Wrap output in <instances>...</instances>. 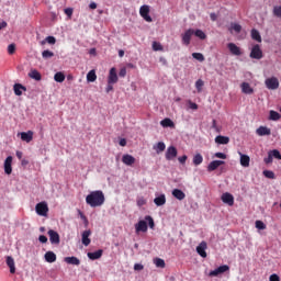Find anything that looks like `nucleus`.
Returning <instances> with one entry per match:
<instances>
[{
    "label": "nucleus",
    "instance_id": "37",
    "mask_svg": "<svg viewBox=\"0 0 281 281\" xmlns=\"http://www.w3.org/2000/svg\"><path fill=\"white\" fill-rule=\"evenodd\" d=\"M280 119H281V114L279 112H276L273 110L270 111L269 120H271L272 122H278V120Z\"/></svg>",
    "mask_w": 281,
    "mask_h": 281
},
{
    "label": "nucleus",
    "instance_id": "38",
    "mask_svg": "<svg viewBox=\"0 0 281 281\" xmlns=\"http://www.w3.org/2000/svg\"><path fill=\"white\" fill-rule=\"evenodd\" d=\"M54 80L55 82H65V74L61 71L56 72L54 76Z\"/></svg>",
    "mask_w": 281,
    "mask_h": 281
},
{
    "label": "nucleus",
    "instance_id": "1",
    "mask_svg": "<svg viewBox=\"0 0 281 281\" xmlns=\"http://www.w3.org/2000/svg\"><path fill=\"white\" fill-rule=\"evenodd\" d=\"M105 201L106 198L104 196V192H102V190L91 191L86 196V203L87 205H90V207H102Z\"/></svg>",
    "mask_w": 281,
    "mask_h": 281
},
{
    "label": "nucleus",
    "instance_id": "58",
    "mask_svg": "<svg viewBox=\"0 0 281 281\" xmlns=\"http://www.w3.org/2000/svg\"><path fill=\"white\" fill-rule=\"evenodd\" d=\"M144 265L142 263H135L134 265V271H143Z\"/></svg>",
    "mask_w": 281,
    "mask_h": 281
},
{
    "label": "nucleus",
    "instance_id": "27",
    "mask_svg": "<svg viewBox=\"0 0 281 281\" xmlns=\"http://www.w3.org/2000/svg\"><path fill=\"white\" fill-rule=\"evenodd\" d=\"M240 155V166L243 168H249V162L251 161V158H249L248 155L239 154Z\"/></svg>",
    "mask_w": 281,
    "mask_h": 281
},
{
    "label": "nucleus",
    "instance_id": "12",
    "mask_svg": "<svg viewBox=\"0 0 281 281\" xmlns=\"http://www.w3.org/2000/svg\"><path fill=\"white\" fill-rule=\"evenodd\" d=\"M207 249V243L202 241L198 247H196V252L201 258H207V252L205 251Z\"/></svg>",
    "mask_w": 281,
    "mask_h": 281
},
{
    "label": "nucleus",
    "instance_id": "59",
    "mask_svg": "<svg viewBox=\"0 0 281 281\" xmlns=\"http://www.w3.org/2000/svg\"><path fill=\"white\" fill-rule=\"evenodd\" d=\"M120 78H126V68H121L119 71Z\"/></svg>",
    "mask_w": 281,
    "mask_h": 281
},
{
    "label": "nucleus",
    "instance_id": "21",
    "mask_svg": "<svg viewBox=\"0 0 281 281\" xmlns=\"http://www.w3.org/2000/svg\"><path fill=\"white\" fill-rule=\"evenodd\" d=\"M103 254H104V250L99 249L94 252H88L87 256L90 260H100V258H102Z\"/></svg>",
    "mask_w": 281,
    "mask_h": 281
},
{
    "label": "nucleus",
    "instance_id": "3",
    "mask_svg": "<svg viewBox=\"0 0 281 281\" xmlns=\"http://www.w3.org/2000/svg\"><path fill=\"white\" fill-rule=\"evenodd\" d=\"M139 14L145 21H147V23H153V18L149 15L150 7L146 4L142 5L139 9Z\"/></svg>",
    "mask_w": 281,
    "mask_h": 281
},
{
    "label": "nucleus",
    "instance_id": "64",
    "mask_svg": "<svg viewBox=\"0 0 281 281\" xmlns=\"http://www.w3.org/2000/svg\"><path fill=\"white\" fill-rule=\"evenodd\" d=\"M270 281H280V277L278 274H271Z\"/></svg>",
    "mask_w": 281,
    "mask_h": 281
},
{
    "label": "nucleus",
    "instance_id": "44",
    "mask_svg": "<svg viewBox=\"0 0 281 281\" xmlns=\"http://www.w3.org/2000/svg\"><path fill=\"white\" fill-rule=\"evenodd\" d=\"M153 49L154 52H164V46L159 42H153Z\"/></svg>",
    "mask_w": 281,
    "mask_h": 281
},
{
    "label": "nucleus",
    "instance_id": "24",
    "mask_svg": "<svg viewBox=\"0 0 281 281\" xmlns=\"http://www.w3.org/2000/svg\"><path fill=\"white\" fill-rule=\"evenodd\" d=\"M13 91L16 95H23V91H27V88L21 83H15L13 86Z\"/></svg>",
    "mask_w": 281,
    "mask_h": 281
},
{
    "label": "nucleus",
    "instance_id": "8",
    "mask_svg": "<svg viewBox=\"0 0 281 281\" xmlns=\"http://www.w3.org/2000/svg\"><path fill=\"white\" fill-rule=\"evenodd\" d=\"M117 70L115 67L110 69L109 76H108V85H115L117 83Z\"/></svg>",
    "mask_w": 281,
    "mask_h": 281
},
{
    "label": "nucleus",
    "instance_id": "41",
    "mask_svg": "<svg viewBox=\"0 0 281 281\" xmlns=\"http://www.w3.org/2000/svg\"><path fill=\"white\" fill-rule=\"evenodd\" d=\"M205 82L203 81V79H199L195 82V88L198 93H201V91H203V87H204Z\"/></svg>",
    "mask_w": 281,
    "mask_h": 281
},
{
    "label": "nucleus",
    "instance_id": "20",
    "mask_svg": "<svg viewBox=\"0 0 281 281\" xmlns=\"http://www.w3.org/2000/svg\"><path fill=\"white\" fill-rule=\"evenodd\" d=\"M241 92L245 93L246 95H251L254 93V88L249 85V82H243L240 85Z\"/></svg>",
    "mask_w": 281,
    "mask_h": 281
},
{
    "label": "nucleus",
    "instance_id": "14",
    "mask_svg": "<svg viewBox=\"0 0 281 281\" xmlns=\"http://www.w3.org/2000/svg\"><path fill=\"white\" fill-rule=\"evenodd\" d=\"M175 157H177V147H175V146L168 147V149L166 151L167 161H172V159H175Z\"/></svg>",
    "mask_w": 281,
    "mask_h": 281
},
{
    "label": "nucleus",
    "instance_id": "45",
    "mask_svg": "<svg viewBox=\"0 0 281 281\" xmlns=\"http://www.w3.org/2000/svg\"><path fill=\"white\" fill-rule=\"evenodd\" d=\"M263 177L267 179H276V173L271 170H263Z\"/></svg>",
    "mask_w": 281,
    "mask_h": 281
},
{
    "label": "nucleus",
    "instance_id": "63",
    "mask_svg": "<svg viewBox=\"0 0 281 281\" xmlns=\"http://www.w3.org/2000/svg\"><path fill=\"white\" fill-rule=\"evenodd\" d=\"M113 85L114 83H108V86L105 88L106 93H111V91H113Z\"/></svg>",
    "mask_w": 281,
    "mask_h": 281
},
{
    "label": "nucleus",
    "instance_id": "54",
    "mask_svg": "<svg viewBox=\"0 0 281 281\" xmlns=\"http://www.w3.org/2000/svg\"><path fill=\"white\" fill-rule=\"evenodd\" d=\"M214 157H216L217 159H227V155L221 151L215 153Z\"/></svg>",
    "mask_w": 281,
    "mask_h": 281
},
{
    "label": "nucleus",
    "instance_id": "13",
    "mask_svg": "<svg viewBox=\"0 0 281 281\" xmlns=\"http://www.w3.org/2000/svg\"><path fill=\"white\" fill-rule=\"evenodd\" d=\"M22 142H26V144H30L34 139V132L27 131L20 133Z\"/></svg>",
    "mask_w": 281,
    "mask_h": 281
},
{
    "label": "nucleus",
    "instance_id": "23",
    "mask_svg": "<svg viewBox=\"0 0 281 281\" xmlns=\"http://www.w3.org/2000/svg\"><path fill=\"white\" fill-rule=\"evenodd\" d=\"M7 266L9 267L10 269V273H16V267H15V263H14V258H12L11 256H7Z\"/></svg>",
    "mask_w": 281,
    "mask_h": 281
},
{
    "label": "nucleus",
    "instance_id": "34",
    "mask_svg": "<svg viewBox=\"0 0 281 281\" xmlns=\"http://www.w3.org/2000/svg\"><path fill=\"white\" fill-rule=\"evenodd\" d=\"M201 164H203V155L195 154L193 156V166H201Z\"/></svg>",
    "mask_w": 281,
    "mask_h": 281
},
{
    "label": "nucleus",
    "instance_id": "7",
    "mask_svg": "<svg viewBox=\"0 0 281 281\" xmlns=\"http://www.w3.org/2000/svg\"><path fill=\"white\" fill-rule=\"evenodd\" d=\"M48 236L52 245H60V235L54 229L48 231Z\"/></svg>",
    "mask_w": 281,
    "mask_h": 281
},
{
    "label": "nucleus",
    "instance_id": "18",
    "mask_svg": "<svg viewBox=\"0 0 281 281\" xmlns=\"http://www.w3.org/2000/svg\"><path fill=\"white\" fill-rule=\"evenodd\" d=\"M5 175H12V156H8L4 160Z\"/></svg>",
    "mask_w": 281,
    "mask_h": 281
},
{
    "label": "nucleus",
    "instance_id": "39",
    "mask_svg": "<svg viewBox=\"0 0 281 281\" xmlns=\"http://www.w3.org/2000/svg\"><path fill=\"white\" fill-rule=\"evenodd\" d=\"M154 263L156 265V267H158L159 269H164L166 268V261L161 258H156L154 259Z\"/></svg>",
    "mask_w": 281,
    "mask_h": 281
},
{
    "label": "nucleus",
    "instance_id": "29",
    "mask_svg": "<svg viewBox=\"0 0 281 281\" xmlns=\"http://www.w3.org/2000/svg\"><path fill=\"white\" fill-rule=\"evenodd\" d=\"M215 144H222V145L229 144V137L228 136L218 135V136L215 137Z\"/></svg>",
    "mask_w": 281,
    "mask_h": 281
},
{
    "label": "nucleus",
    "instance_id": "6",
    "mask_svg": "<svg viewBox=\"0 0 281 281\" xmlns=\"http://www.w3.org/2000/svg\"><path fill=\"white\" fill-rule=\"evenodd\" d=\"M226 271H229V266L224 265V266H220L217 269L211 271L209 273L210 278H216L223 273H226Z\"/></svg>",
    "mask_w": 281,
    "mask_h": 281
},
{
    "label": "nucleus",
    "instance_id": "33",
    "mask_svg": "<svg viewBox=\"0 0 281 281\" xmlns=\"http://www.w3.org/2000/svg\"><path fill=\"white\" fill-rule=\"evenodd\" d=\"M154 150H156L157 155L164 153V150H166V144L164 142L157 143V145L154 146Z\"/></svg>",
    "mask_w": 281,
    "mask_h": 281
},
{
    "label": "nucleus",
    "instance_id": "35",
    "mask_svg": "<svg viewBox=\"0 0 281 281\" xmlns=\"http://www.w3.org/2000/svg\"><path fill=\"white\" fill-rule=\"evenodd\" d=\"M87 80L88 82H95V80H98V75H95V70H90L87 74Z\"/></svg>",
    "mask_w": 281,
    "mask_h": 281
},
{
    "label": "nucleus",
    "instance_id": "60",
    "mask_svg": "<svg viewBox=\"0 0 281 281\" xmlns=\"http://www.w3.org/2000/svg\"><path fill=\"white\" fill-rule=\"evenodd\" d=\"M189 108L192 109V111H196L199 109V105L192 101L189 102Z\"/></svg>",
    "mask_w": 281,
    "mask_h": 281
},
{
    "label": "nucleus",
    "instance_id": "9",
    "mask_svg": "<svg viewBox=\"0 0 281 281\" xmlns=\"http://www.w3.org/2000/svg\"><path fill=\"white\" fill-rule=\"evenodd\" d=\"M194 34V30L189 29L182 34V43L183 45H190V41H192V35Z\"/></svg>",
    "mask_w": 281,
    "mask_h": 281
},
{
    "label": "nucleus",
    "instance_id": "5",
    "mask_svg": "<svg viewBox=\"0 0 281 281\" xmlns=\"http://www.w3.org/2000/svg\"><path fill=\"white\" fill-rule=\"evenodd\" d=\"M263 54L260 45L256 44L252 46L249 57L254 58L255 60H261Z\"/></svg>",
    "mask_w": 281,
    "mask_h": 281
},
{
    "label": "nucleus",
    "instance_id": "26",
    "mask_svg": "<svg viewBox=\"0 0 281 281\" xmlns=\"http://www.w3.org/2000/svg\"><path fill=\"white\" fill-rule=\"evenodd\" d=\"M172 196H175V199L178 201H183V199H186V193L180 189H173Z\"/></svg>",
    "mask_w": 281,
    "mask_h": 281
},
{
    "label": "nucleus",
    "instance_id": "42",
    "mask_svg": "<svg viewBox=\"0 0 281 281\" xmlns=\"http://www.w3.org/2000/svg\"><path fill=\"white\" fill-rule=\"evenodd\" d=\"M231 30H234V32H236V34H240V32L243 31V26L238 23H232Z\"/></svg>",
    "mask_w": 281,
    "mask_h": 281
},
{
    "label": "nucleus",
    "instance_id": "48",
    "mask_svg": "<svg viewBox=\"0 0 281 281\" xmlns=\"http://www.w3.org/2000/svg\"><path fill=\"white\" fill-rule=\"evenodd\" d=\"M270 154L272 155V157H274V159H281L280 150L273 149L270 151Z\"/></svg>",
    "mask_w": 281,
    "mask_h": 281
},
{
    "label": "nucleus",
    "instance_id": "55",
    "mask_svg": "<svg viewBox=\"0 0 281 281\" xmlns=\"http://www.w3.org/2000/svg\"><path fill=\"white\" fill-rule=\"evenodd\" d=\"M137 205L138 207H142L143 205H146V199L144 196H140L137 199Z\"/></svg>",
    "mask_w": 281,
    "mask_h": 281
},
{
    "label": "nucleus",
    "instance_id": "28",
    "mask_svg": "<svg viewBox=\"0 0 281 281\" xmlns=\"http://www.w3.org/2000/svg\"><path fill=\"white\" fill-rule=\"evenodd\" d=\"M155 205L161 207V205H166V194H160L159 196L154 199Z\"/></svg>",
    "mask_w": 281,
    "mask_h": 281
},
{
    "label": "nucleus",
    "instance_id": "53",
    "mask_svg": "<svg viewBox=\"0 0 281 281\" xmlns=\"http://www.w3.org/2000/svg\"><path fill=\"white\" fill-rule=\"evenodd\" d=\"M273 14L274 16H278L279 19H281V7H274Z\"/></svg>",
    "mask_w": 281,
    "mask_h": 281
},
{
    "label": "nucleus",
    "instance_id": "43",
    "mask_svg": "<svg viewBox=\"0 0 281 281\" xmlns=\"http://www.w3.org/2000/svg\"><path fill=\"white\" fill-rule=\"evenodd\" d=\"M192 58L199 60V63H203V60H205V56H203V54L201 53H193Z\"/></svg>",
    "mask_w": 281,
    "mask_h": 281
},
{
    "label": "nucleus",
    "instance_id": "15",
    "mask_svg": "<svg viewBox=\"0 0 281 281\" xmlns=\"http://www.w3.org/2000/svg\"><path fill=\"white\" fill-rule=\"evenodd\" d=\"M225 161L223 160H213L207 166V171L209 172H214V170H217L220 166H223Z\"/></svg>",
    "mask_w": 281,
    "mask_h": 281
},
{
    "label": "nucleus",
    "instance_id": "17",
    "mask_svg": "<svg viewBox=\"0 0 281 281\" xmlns=\"http://www.w3.org/2000/svg\"><path fill=\"white\" fill-rule=\"evenodd\" d=\"M91 236V231H85L81 235V243L85 245V247H89L91 245V239L89 238Z\"/></svg>",
    "mask_w": 281,
    "mask_h": 281
},
{
    "label": "nucleus",
    "instance_id": "4",
    "mask_svg": "<svg viewBox=\"0 0 281 281\" xmlns=\"http://www.w3.org/2000/svg\"><path fill=\"white\" fill-rule=\"evenodd\" d=\"M265 85L267 89H270L271 91H276V89H279L280 87V81L276 77H271L266 79Z\"/></svg>",
    "mask_w": 281,
    "mask_h": 281
},
{
    "label": "nucleus",
    "instance_id": "31",
    "mask_svg": "<svg viewBox=\"0 0 281 281\" xmlns=\"http://www.w3.org/2000/svg\"><path fill=\"white\" fill-rule=\"evenodd\" d=\"M44 258L46 260V262H56V255L54 251H47L45 255H44Z\"/></svg>",
    "mask_w": 281,
    "mask_h": 281
},
{
    "label": "nucleus",
    "instance_id": "46",
    "mask_svg": "<svg viewBox=\"0 0 281 281\" xmlns=\"http://www.w3.org/2000/svg\"><path fill=\"white\" fill-rule=\"evenodd\" d=\"M42 57L47 59V58H54V52L52 50H43Z\"/></svg>",
    "mask_w": 281,
    "mask_h": 281
},
{
    "label": "nucleus",
    "instance_id": "62",
    "mask_svg": "<svg viewBox=\"0 0 281 281\" xmlns=\"http://www.w3.org/2000/svg\"><path fill=\"white\" fill-rule=\"evenodd\" d=\"M38 240H40V243L45 244V243H47V236L41 235V236L38 237Z\"/></svg>",
    "mask_w": 281,
    "mask_h": 281
},
{
    "label": "nucleus",
    "instance_id": "61",
    "mask_svg": "<svg viewBox=\"0 0 281 281\" xmlns=\"http://www.w3.org/2000/svg\"><path fill=\"white\" fill-rule=\"evenodd\" d=\"M178 161L180 162V164H186V161H188V156L187 155H183L182 157H179L178 158Z\"/></svg>",
    "mask_w": 281,
    "mask_h": 281
},
{
    "label": "nucleus",
    "instance_id": "30",
    "mask_svg": "<svg viewBox=\"0 0 281 281\" xmlns=\"http://www.w3.org/2000/svg\"><path fill=\"white\" fill-rule=\"evenodd\" d=\"M29 77H31L33 80H37V81H41L43 79V76L36 69L31 70L29 72Z\"/></svg>",
    "mask_w": 281,
    "mask_h": 281
},
{
    "label": "nucleus",
    "instance_id": "10",
    "mask_svg": "<svg viewBox=\"0 0 281 281\" xmlns=\"http://www.w3.org/2000/svg\"><path fill=\"white\" fill-rule=\"evenodd\" d=\"M227 48L229 49L231 54H233V56H243V50H240V47L236 46V44L228 43Z\"/></svg>",
    "mask_w": 281,
    "mask_h": 281
},
{
    "label": "nucleus",
    "instance_id": "36",
    "mask_svg": "<svg viewBox=\"0 0 281 281\" xmlns=\"http://www.w3.org/2000/svg\"><path fill=\"white\" fill-rule=\"evenodd\" d=\"M160 124L164 126V128H172V126H175V122H172L170 119L162 120Z\"/></svg>",
    "mask_w": 281,
    "mask_h": 281
},
{
    "label": "nucleus",
    "instance_id": "40",
    "mask_svg": "<svg viewBox=\"0 0 281 281\" xmlns=\"http://www.w3.org/2000/svg\"><path fill=\"white\" fill-rule=\"evenodd\" d=\"M193 34H195V36L201 41H205L207 38V35H205V32L202 30H196L195 32L193 31Z\"/></svg>",
    "mask_w": 281,
    "mask_h": 281
},
{
    "label": "nucleus",
    "instance_id": "16",
    "mask_svg": "<svg viewBox=\"0 0 281 281\" xmlns=\"http://www.w3.org/2000/svg\"><path fill=\"white\" fill-rule=\"evenodd\" d=\"M223 203H225L226 205H234V195H232V193H223L221 196Z\"/></svg>",
    "mask_w": 281,
    "mask_h": 281
},
{
    "label": "nucleus",
    "instance_id": "52",
    "mask_svg": "<svg viewBox=\"0 0 281 281\" xmlns=\"http://www.w3.org/2000/svg\"><path fill=\"white\" fill-rule=\"evenodd\" d=\"M14 52H16V45L10 44L8 46V54L12 55V54H14Z\"/></svg>",
    "mask_w": 281,
    "mask_h": 281
},
{
    "label": "nucleus",
    "instance_id": "49",
    "mask_svg": "<svg viewBox=\"0 0 281 281\" xmlns=\"http://www.w3.org/2000/svg\"><path fill=\"white\" fill-rule=\"evenodd\" d=\"M145 220L148 221V225H149L150 229H153L155 227V221L153 220V217H150V215H147L145 217Z\"/></svg>",
    "mask_w": 281,
    "mask_h": 281
},
{
    "label": "nucleus",
    "instance_id": "47",
    "mask_svg": "<svg viewBox=\"0 0 281 281\" xmlns=\"http://www.w3.org/2000/svg\"><path fill=\"white\" fill-rule=\"evenodd\" d=\"M255 225L257 229H267V225L260 220L256 221Z\"/></svg>",
    "mask_w": 281,
    "mask_h": 281
},
{
    "label": "nucleus",
    "instance_id": "2",
    "mask_svg": "<svg viewBox=\"0 0 281 281\" xmlns=\"http://www.w3.org/2000/svg\"><path fill=\"white\" fill-rule=\"evenodd\" d=\"M35 212L38 216H47V212H49V206H47L46 202H40L35 206Z\"/></svg>",
    "mask_w": 281,
    "mask_h": 281
},
{
    "label": "nucleus",
    "instance_id": "50",
    "mask_svg": "<svg viewBox=\"0 0 281 281\" xmlns=\"http://www.w3.org/2000/svg\"><path fill=\"white\" fill-rule=\"evenodd\" d=\"M46 43H48L49 45H56V37L54 36H47L45 38Z\"/></svg>",
    "mask_w": 281,
    "mask_h": 281
},
{
    "label": "nucleus",
    "instance_id": "51",
    "mask_svg": "<svg viewBox=\"0 0 281 281\" xmlns=\"http://www.w3.org/2000/svg\"><path fill=\"white\" fill-rule=\"evenodd\" d=\"M64 12L68 19H71V16L74 15V9L71 8L65 9Z\"/></svg>",
    "mask_w": 281,
    "mask_h": 281
},
{
    "label": "nucleus",
    "instance_id": "11",
    "mask_svg": "<svg viewBox=\"0 0 281 281\" xmlns=\"http://www.w3.org/2000/svg\"><path fill=\"white\" fill-rule=\"evenodd\" d=\"M135 229H136V234H139V232L146 233L148 232V223L142 220L137 224H135Z\"/></svg>",
    "mask_w": 281,
    "mask_h": 281
},
{
    "label": "nucleus",
    "instance_id": "56",
    "mask_svg": "<svg viewBox=\"0 0 281 281\" xmlns=\"http://www.w3.org/2000/svg\"><path fill=\"white\" fill-rule=\"evenodd\" d=\"M265 164H272L273 162V156L271 153H269L268 157L263 159Z\"/></svg>",
    "mask_w": 281,
    "mask_h": 281
},
{
    "label": "nucleus",
    "instance_id": "32",
    "mask_svg": "<svg viewBox=\"0 0 281 281\" xmlns=\"http://www.w3.org/2000/svg\"><path fill=\"white\" fill-rule=\"evenodd\" d=\"M251 38L252 41H257V43H262V36H260V32L256 29L251 30Z\"/></svg>",
    "mask_w": 281,
    "mask_h": 281
},
{
    "label": "nucleus",
    "instance_id": "25",
    "mask_svg": "<svg viewBox=\"0 0 281 281\" xmlns=\"http://www.w3.org/2000/svg\"><path fill=\"white\" fill-rule=\"evenodd\" d=\"M64 262H66L67 265H74L75 267H79L80 265V259H78V257H66L64 258Z\"/></svg>",
    "mask_w": 281,
    "mask_h": 281
},
{
    "label": "nucleus",
    "instance_id": "57",
    "mask_svg": "<svg viewBox=\"0 0 281 281\" xmlns=\"http://www.w3.org/2000/svg\"><path fill=\"white\" fill-rule=\"evenodd\" d=\"M212 128H214V131H216V133H221V128L218 127V125L216 124V120L212 121Z\"/></svg>",
    "mask_w": 281,
    "mask_h": 281
},
{
    "label": "nucleus",
    "instance_id": "22",
    "mask_svg": "<svg viewBox=\"0 0 281 281\" xmlns=\"http://www.w3.org/2000/svg\"><path fill=\"white\" fill-rule=\"evenodd\" d=\"M256 133L259 135V137H265V135H271V128L267 126H259Z\"/></svg>",
    "mask_w": 281,
    "mask_h": 281
},
{
    "label": "nucleus",
    "instance_id": "19",
    "mask_svg": "<svg viewBox=\"0 0 281 281\" xmlns=\"http://www.w3.org/2000/svg\"><path fill=\"white\" fill-rule=\"evenodd\" d=\"M122 162L125 165V166H133L135 164V157H133L132 155L130 154H125L123 155L122 157Z\"/></svg>",
    "mask_w": 281,
    "mask_h": 281
}]
</instances>
